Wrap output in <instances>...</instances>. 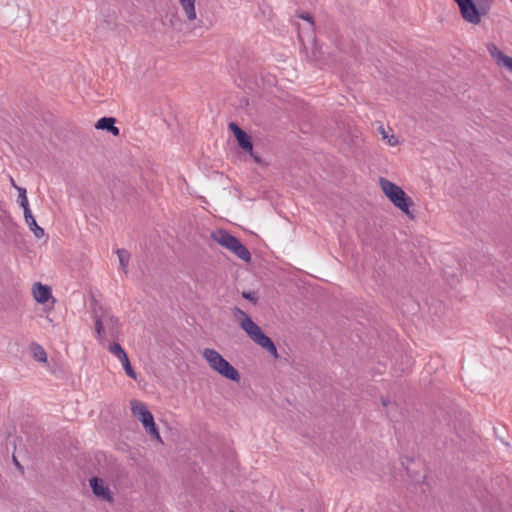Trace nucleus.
Listing matches in <instances>:
<instances>
[{"instance_id":"nucleus-1","label":"nucleus","mask_w":512,"mask_h":512,"mask_svg":"<svg viewBox=\"0 0 512 512\" xmlns=\"http://www.w3.org/2000/svg\"><path fill=\"white\" fill-rule=\"evenodd\" d=\"M233 315L241 329L257 345L267 350L274 358H278V352L273 341L261 330L252 318L238 307L233 309Z\"/></svg>"},{"instance_id":"nucleus-2","label":"nucleus","mask_w":512,"mask_h":512,"mask_svg":"<svg viewBox=\"0 0 512 512\" xmlns=\"http://www.w3.org/2000/svg\"><path fill=\"white\" fill-rule=\"evenodd\" d=\"M202 357L214 372L223 378L233 382H239L241 377L239 371L230 364L217 350L205 348L202 351Z\"/></svg>"},{"instance_id":"nucleus-3","label":"nucleus","mask_w":512,"mask_h":512,"mask_svg":"<svg viewBox=\"0 0 512 512\" xmlns=\"http://www.w3.org/2000/svg\"><path fill=\"white\" fill-rule=\"evenodd\" d=\"M379 184L384 195L393 203V205L410 218H413V214L410 210L413 202L411 198L406 195L404 190L385 178H380Z\"/></svg>"},{"instance_id":"nucleus-4","label":"nucleus","mask_w":512,"mask_h":512,"mask_svg":"<svg viewBox=\"0 0 512 512\" xmlns=\"http://www.w3.org/2000/svg\"><path fill=\"white\" fill-rule=\"evenodd\" d=\"M212 239L222 247L226 248L238 258L245 262H249L251 254L249 250L233 235L225 230L219 229L211 234Z\"/></svg>"},{"instance_id":"nucleus-5","label":"nucleus","mask_w":512,"mask_h":512,"mask_svg":"<svg viewBox=\"0 0 512 512\" xmlns=\"http://www.w3.org/2000/svg\"><path fill=\"white\" fill-rule=\"evenodd\" d=\"M95 330L100 341L116 339L119 336V321L109 312L95 313Z\"/></svg>"},{"instance_id":"nucleus-6","label":"nucleus","mask_w":512,"mask_h":512,"mask_svg":"<svg viewBox=\"0 0 512 512\" xmlns=\"http://www.w3.org/2000/svg\"><path fill=\"white\" fill-rule=\"evenodd\" d=\"M130 408L133 416H135L142 424L145 431L161 442V436L157 430L152 413L148 410L146 404L133 399L130 401Z\"/></svg>"},{"instance_id":"nucleus-7","label":"nucleus","mask_w":512,"mask_h":512,"mask_svg":"<svg viewBox=\"0 0 512 512\" xmlns=\"http://www.w3.org/2000/svg\"><path fill=\"white\" fill-rule=\"evenodd\" d=\"M459 6L460 12L464 20L472 24H478L481 21V15L486 11L478 8L474 0H454Z\"/></svg>"},{"instance_id":"nucleus-8","label":"nucleus","mask_w":512,"mask_h":512,"mask_svg":"<svg viewBox=\"0 0 512 512\" xmlns=\"http://www.w3.org/2000/svg\"><path fill=\"white\" fill-rule=\"evenodd\" d=\"M487 50L498 66L512 73V57L505 55L493 43L488 44Z\"/></svg>"},{"instance_id":"nucleus-9","label":"nucleus","mask_w":512,"mask_h":512,"mask_svg":"<svg viewBox=\"0 0 512 512\" xmlns=\"http://www.w3.org/2000/svg\"><path fill=\"white\" fill-rule=\"evenodd\" d=\"M229 128L234 133L239 146L245 151L252 153L253 145L248 134L235 123H230Z\"/></svg>"},{"instance_id":"nucleus-10","label":"nucleus","mask_w":512,"mask_h":512,"mask_svg":"<svg viewBox=\"0 0 512 512\" xmlns=\"http://www.w3.org/2000/svg\"><path fill=\"white\" fill-rule=\"evenodd\" d=\"M90 487L97 497L107 501L112 499L109 487L102 479L98 477H92L90 479Z\"/></svg>"},{"instance_id":"nucleus-11","label":"nucleus","mask_w":512,"mask_h":512,"mask_svg":"<svg viewBox=\"0 0 512 512\" xmlns=\"http://www.w3.org/2000/svg\"><path fill=\"white\" fill-rule=\"evenodd\" d=\"M32 293L34 299L40 304H44L49 299L53 298L51 288L40 282H37L33 285Z\"/></svg>"},{"instance_id":"nucleus-12","label":"nucleus","mask_w":512,"mask_h":512,"mask_svg":"<svg viewBox=\"0 0 512 512\" xmlns=\"http://www.w3.org/2000/svg\"><path fill=\"white\" fill-rule=\"evenodd\" d=\"M95 128L99 130H106L110 132L113 136H118L120 134L119 128L115 126V118L113 117L100 118L96 122Z\"/></svg>"},{"instance_id":"nucleus-13","label":"nucleus","mask_w":512,"mask_h":512,"mask_svg":"<svg viewBox=\"0 0 512 512\" xmlns=\"http://www.w3.org/2000/svg\"><path fill=\"white\" fill-rule=\"evenodd\" d=\"M188 21H194L197 18L195 2L196 0H178Z\"/></svg>"},{"instance_id":"nucleus-14","label":"nucleus","mask_w":512,"mask_h":512,"mask_svg":"<svg viewBox=\"0 0 512 512\" xmlns=\"http://www.w3.org/2000/svg\"><path fill=\"white\" fill-rule=\"evenodd\" d=\"M116 253L119 259L120 269L126 273L130 260V254L125 249H117Z\"/></svg>"},{"instance_id":"nucleus-15","label":"nucleus","mask_w":512,"mask_h":512,"mask_svg":"<svg viewBox=\"0 0 512 512\" xmlns=\"http://www.w3.org/2000/svg\"><path fill=\"white\" fill-rule=\"evenodd\" d=\"M378 131L379 133L382 135V139L383 140H386L387 143L390 145V146H396L398 144V139L397 137L393 134V133H390V129L389 130H386L382 125L379 126L378 128Z\"/></svg>"},{"instance_id":"nucleus-16","label":"nucleus","mask_w":512,"mask_h":512,"mask_svg":"<svg viewBox=\"0 0 512 512\" xmlns=\"http://www.w3.org/2000/svg\"><path fill=\"white\" fill-rule=\"evenodd\" d=\"M31 351L33 354V357L38 362L45 363L47 361V354L45 350L38 344H33L31 346Z\"/></svg>"},{"instance_id":"nucleus-17","label":"nucleus","mask_w":512,"mask_h":512,"mask_svg":"<svg viewBox=\"0 0 512 512\" xmlns=\"http://www.w3.org/2000/svg\"><path fill=\"white\" fill-rule=\"evenodd\" d=\"M108 350L113 354L119 361L127 356L125 350L118 343H113L108 346Z\"/></svg>"},{"instance_id":"nucleus-18","label":"nucleus","mask_w":512,"mask_h":512,"mask_svg":"<svg viewBox=\"0 0 512 512\" xmlns=\"http://www.w3.org/2000/svg\"><path fill=\"white\" fill-rule=\"evenodd\" d=\"M26 224L28 225V227L30 228V230L33 232V234L35 235L36 238H42L44 235H45V232H44V229L41 228L35 218H33L32 220H29V222H26Z\"/></svg>"},{"instance_id":"nucleus-19","label":"nucleus","mask_w":512,"mask_h":512,"mask_svg":"<svg viewBox=\"0 0 512 512\" xmlns=\"http://www.w3.org/2000/svg\"><path fill=\"white\" fill-rule=\"evenodd\" d=\"M13 186L18 190V203L22 208H26L27 205H29V201L26 195V189L22 187H18L15 185L14 181L12 180Z\"/></svg>"},{"instance_id":"nucleus-20","label":"nucleus","mask_w":512,"mask_h":512,"mask_svg":"<svg viewBox=\"0 0 512 512\" xmlns=\"http://www.w3.org/2000/svg\"><path fill=\"white\" fill-rule=\"evenodd\" d=\"M120 362H121L123 369H124L125 373L127 374V376L136 380L137 375H136V372L134 371L133 367L131 366L128 355L125 358H123Z\"/></svg>"},{"instance_id":"nucleus-21","label":"nucleus","mask_w":512,"mask_h":512,"mask_svg":"<svg viewBox=\"0 0 512 512\" xmlns=\"http://www.w3.org/2000/svg\"><path fill=\"white\" fill-rule=\"evenodd\" d=\"M23 212H24L25 222H29V220H32L34 218L29 205H27L26 208H23Z\"/></svg>"},{"instance_id":"nucleus-22","label":"nucleus","mask_w":512,"mask_h":512,"mask_svg":"<svg viewBox=\"0 0 512 512\" xmlns=\"http://www.w3.org/2000/svg\"><path fill=\"white\" fill-rule=\"evenodd\" d=\"M242 296H243L245 299H248V300L253 301V302H256V300H257V299H256V297L254 296V294H253V293H251V292H243V293H242Z\"/></svg>"},{"instance_id":"nucleus-23","label":"nucleus","mask_w":512,"mask_h":512,"mask_svg":"<svg viewBox=\"0 0 512 512\" xmlns=\"http://www.w3.org/2000/svg\"><path fill=\"white\" fill-rule=\"evenodd\" d=\"M301 18L306 20L309 23L311 28L313 27L312 17L309 14H305V15L303 14V15H301Z\"/></svg>"},{"instance_id":"nucleus-24","label":"nucleus","mask_w":512,"mask_h":512,"mask_svg":"<svg viewBox=\"0 0 512 512\" xmlns=\"http://www.w3.org/2000/svg\"><path fill=\"white\" fill-rule=\"evenodd\" d=\"M46 319H47V321L49 322V324H50L51 326H53V327L55 326V323H54V321H53V319H52V318L47 317Z\"/></svg>"},{"instance_id":"nucleus-25","label":"nucleus","mask_w":512,"mask_h":512,"mask_svg":"<svg viewBox=\"0 0 512 512\" xmlns=\"http://www.w3.org/2000/svg\"><path fill=\"white\" fill-rule=\"evenodd\" d=\"M382 403H383L384 406H387L388 405V400L382 399Z\"/></svg>"},{"instance_id":"nucleus-26","label":"nucleus","mask_w":512,"mask_h":512,"mask_svg":"<svg viewBox=\"0 0 512 512\" xmlns=\"http://www.w3.org/2000/svg\"><path fill=\"white\" fill-rule=\"evenodd\" d=\"M230 512H235V511H230Z\"/></svg>"}]
</instances>
